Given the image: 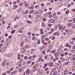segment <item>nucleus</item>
Segmentation results:
<instances>
[{
  "instance_id": "obj_6",
  "label": "nucleus",
  "mask_w": 75,
  "mask_h": 75,
  "mask_svg": "<svg viewBox=\"0 0 75 75\" xmlns=\"http://www.w3.org/2000/svg\"><path fill=\"white\" fill-rule=\"evenodd\" d=\"M40 13V11H36L35 12V14H39Z\"/></svg>"
},
{
  "instance_id": "obj_15",
  "label": "nucleus",
  "mask_w": 75,
  "mask_h": 75,
  "mask_svg": "<svg viewBox=\"0 0 75 75\" xmlns=\"http://www.w3.org/2000/svg\"><path fill=\"white\" fill-rule=\"evenodd\" d=\"M69 63H70V62L68 61L66 62L65 63V64H66V65H68V64H69Z\"/></svg>"
},
{
  "instance_id": "obj_58",
  "label": "nucleus",
  "mask_w": 75,
  "mask_h": 75,
  "mask_svg": "<svg viewBox=\"0 0 75 75\" xmlns=\"http://www.w3.org/2000/svg\"><path fill=\"white\" fill-rule=\"evenodd\" d=\"M53 16H56V15L57 14V13H54L53 14Z\"/></svg>"
},
{
  "instance_id": "obj_3",
  "label": "nucleus",
  "mask_w": 75,
  "mask_h": 75,
  "mask_svg": "<svg viewBox=\"0 0 75 75\" xmlns=\"http://www.w3.org/2000/svg\"><path fill=\"white\" fill-rule=\"evenodd\" d=\"M72 31L71 30H70L68 32V35H69L70 34H72Z\"/></svg>"
},
{
  "instance_id": "obj_4",
  "label": "nucleus",
  "mask_w": 75,
  "mask_h": 75,
  "mask_svg": "<svg viewBox=\"0 0 75 75\" xmlns=\"http://www.w3.org/2000/svg\"><path fill=\"white\" fill-rule=\"evenodd\" d=\"M42 27H45V24L44 23V22H42Z\"/></svg>"
},
{
  "instance_id": "obj_10",
  "label": "nucleus",
  "mask_w": 75,
  "mask_h": 75,
  "mask_svg": "<svg viewBox=\"0 0 75 75\" xmlns=\"http://www.w3.org/2000/svg\"><path fill=\"white\" fill-rule=\"evenodd\" d=\"M30 71L29 70H27L26 71V74H29V73H30Z\"/></svg>"
},
{
  "instance_id": "obj_16",
  "label": "nucleus",
  "mask_w": 75,
  "mask_h": 75,
  "mask_svg": "<svg viewBox=\"0 0 75 75\" xmlns=\"http://www.w3.org/2000/svg\"><path fill=\"white\" fill-rule=\"evenodd\" d=\"M55 56L56 57H57L58 56V55L59 54H58V52H56L55 54Z\"/></svg>"
},
{
  "instance_id": "obj_64",
  "label": "nucleus",
  "mask_w": 75,
  "mask_h": 75,
  "mask_svg": "<svg viewBox=\"0 0 75 75\" xmlns=\"http://www.w3.org/2000/svg\"><path fill=\"white\" fill-rule=\"evenodd\" d=\"M10 28V26H8L7 28V29H8Z\"/></svg>"
},
{
  "instance_id": "obj_48",
  "label": "nucleus",
  "mask_w": 75,
  "mask_h": 75,
  "mask_svg": "<svg viewBox=\"0 0 75 75\" xmlns=\"http://www.w3.org/2000/svg\"><path fill=\"white\" fill-rule=\"evenodd\" d=\"M63 28V26H61L60 27H59V29L60 30V29H61V28Z\"/></svg>"
},
{
  "instance_id": "obj_20",
  "label": "nucleus",
  "mask_w": 75,
  "mask_h": 75,
  "mask_svg": "<svg viewBox=\"0 0 75 75\" xmlns=\"http://www.w3.org/2000/svg\"><path fill=\"white\" fill-rule=\"evenodd\" d=\"M24 5L25 7H27V6H28V4L26 3H25Z\"/></svg>"
},
{
  "instance_id": "obj_1",
  "label": "nucleus",
  "mask_w": 75,
  "mask_h": 75,
  "mask_svg": "<svg viewBox=\"0 0 75 75\" xmlns=\"http://www.w3.org/2000/svg\"><path fill=\"white\" fill-rule=\"evenodd\" d=\"M23 67H22L21 68H20L18 70V72H22L23 71Z\"/></svg>"
},
{
  "instance_id": "obj_40",
  "label": "nucleus",
  "mask_w": 75,
  "mask_h": 75,
  "mask_svg": "<svg viewBox=\"0 0 75 75\" xmlns=\"http://www.w3.org/2000/svg\"><path fill=\"white\" fill-rule=\"evenodd\" d=\"M71 23H70L68 25V27H70V26H71Z\"/></svg>"
},
{
  "instance_id": "obj_52",
  "label": "nucleus",
  "mask_w": 75,
  "mask_h": 75,
  "mask_svg": "<svg viewBox=\"0 0 75 75\" xmlns=\"http://www.w3.org/2000/svg\"><path fill=\"white\" fill-rule=\"evenodd\" d=\"M68 54V52H66L64 53V55H67V54Z\"/></svg>"
},
{
  "instance_id": "obj_30",
  "label": "nucleus",
  "mask_w": 75,
  "mask_h": 75,
  "mask_svg": "<svg viewBox=\"0 0 75 75\" xmlns=\"http://www.w3.org/2000/svg\"><path fill=\"white\" fill-rule=\"evenodd\" d=\"M24 58L25 60H27L28 59V57H24Z\"/></svg>"
},
{
  "instance_id": "obj_44",
  "label": "nucleus",
  "mask_w": 75,
  "mask_h": 75,
  "mask_svg": "<svg viewBox=\"0 0 75 75\" xmlns=\"http://www.w3.org/2000/svg\"><path fill=\"white\" fill-rule=\"evenodd\" d=\"M44 66L45 67H47V64H44Z\"/></svg>"
},
{
  "instance_id": "obj_56",
  "label": "nucleus",
  "mask_w": 75,
  "mask_h": 75,
  "mask_svg": "<svg viewBox=\"0 0 75 75\" xmlns=\"http://www.w3.org/2000/svg\"><path fill=\"white\" fill-rule=\"evenodd\" d=\"M49 40V38H46L45 39V40H46V41H48Z\"/></svg>"
},
{
  "instance_id": "obj_51",
  "label": "nucleus",
  "mask_w": 75,
  "mask_h": 75,
  "mask_svg": "<svg viewBox=\"0 0 75 75\" xmlns=\"http://www.w3.org/2000/svg\"><path fill=\"white\" fill-rule=\"evenodd\" d=\"M44 44L45 45H48V43H46V42H44Z\"/></svg>"
},
{
  "instance_id": "obj_41",
  "label": "nucleus",
  "mask_w": 75,
  "mask_h": 75,
  "mask_svg": "<svg viewBox=\"0 0 75 75\" xmlns=\"http://www.w3.org/2000/svg\"><path fill=\"white\" fill-rule=\"evenodd\" d=\"M57 1L58 2V4L60 3V2H61V0H58Z\"/></svg>"
},
{
  "instance_id": "obj_24",
  "label": "nucleus",
  "mask_w": 75,
  "mask_h": 75,
  "mask_svg": "<svg viewBox=\"0 0 75 75\" xmlns=\"http://www.w3.org/2000/svg\"><path fill=\"white\" fill-rule=\"evenodd\" d=\"M14 69V67H12L10 69L11 71H13Z\"/></svg>"
},
{
  "instance_id": "obj_54",
  "label": "nucleus",
  "mask_w": 75,
  "mask_h": 75,
  "mask_svg": "<svg viewBox=\"0 0 75 75\" xmlns=\"http://www.w3.org/2000/svg\"><path fill=\"white\" fill-rule=\"evenodd\" d=\"M52 17V15H50L49 16V18H51V17Z\"/></svg>"
},
{
  "instance_id": "obj_63",
  "label": "nucleus",
  "mask_w": 75,
  "mask_h": 75,
  "mask_svg": "<svg viewBox=\"0 0 75 75\" xmlns=\"http://www.w3.org/2000/svg\"><path fill=\"white\" fill-rule=\"evenodd\" d=\"M53 62H55V61H56V60H55V59H53Z\"/></svg>"
},
{
  "instance_id": "obj_14",
  "label": "nucleus",
  "mask_w": 75,
  "mask_h": 75,
  "mask_svg": "<svg viewBox=\"0 0 75 75\" xmlns=\"http://www.w3.org/2000/svg\"><path fill=\"white\" fill-rule=\"evenodd\" d=\"M31 62L30 61H28L26 62V64H31Z\"/></svg>"
},
{
  "instance_id": "obj_47",
  "label": "nucleus",
  "mask_w": 75,
  "mask_h": 75,
  "mask_svg": "<svg viewBox=\"0 0 75 75\" xmlns=\"http://www.w3.org/2000/svg\"><path fill=\"white\" fill-rule=\"evenodd\" d=\"M55 51L54 50H53L52 51V54H54V53H55Z\"/></svg>"
},
{
  "instance_id": "obj_23",
  "label": "nucleus",
  "mask_w": 75,
  "mask_h": 75,
  "mask_svg": "<svg viewBox=\"0 0 75 75\" xmlns=\"http://www.w3.org/2000/svg\"><path fill=\"white\" fill-rule=\"evenodd\" d=\"M26 18V17H23V21H25Z\"/></svg>"
},
{
  "instance_id": "obj_19",
  "label": "nucleus",
  "mask_w": 75,
  "mask_h": 75,
  "mask_svg": "<svg viewBox=\"0 0 75 75\" xmlns=\"http://www.w3.org/2000/svg\"><path fill=\"white\" fill-rule=\"evenodd\" d=\"M15 32H16V30H13L11 31V34H14V33H15Z\"/></svg>"
},
{
  "instance_id": "obj_27",
  "label": "nucleus",
  "mask_w": 75,
  "mask_h": 75,
  "mask_svg": "<svg viewBox=\"0 0 75 75\" xmlns=\"http://www.w3.org/2000/svg\"><path fill=\"white\" fill-rule=\"evenodd\" d=\"M40 41H41L40 40H38L37 42V44H40Z\"/></svg>"
},
{
  "instance_id": "obj_26",
  "label": "nucleus",
  "mask_w": 75,
  "mask_h": 75,
  "mask_svg": "<svg viewBox=\"0 0 75 75\" xmlns=\"http://www.w3.org/2000/svg\"><path fill=\"white\" fill-rule=\"evenodd\" d=\"M60 59H62V60H63V61H65V59L63 57H60Z\"/></svg>"
},
{
  "instance_id": "obj_31",
  "label": "nucleus",
  "mask_w": 75,
  "mask_h": 75,
  "mask_svg": "<svg viewBox=\"0 0 75 75\" xmlns=\"http://www.w3.org/2000/svg\"><path fill=\"white\" fill-rule=\"evenodd\" d=\"M29 73L30 74H33V71L32 70H31L30 71Z\"/></svg>"
},
{
  "instance_id": "obj_62",
  "label": "nucleus",
  "mask_w": 75,
  "mask_h": 75,
  "mask_svg": "<svg viewBox=\"0 0 75 75\" xmlns=\"http://www.w3.org/2000/svg\"><path fill=\"white\" fill-rule=\"evenodd\" d=\"M21 10H22V8H20L18 10L19 11H21Z\"/></svg>"
},
{
  "instance_id": "obj_50",
  "label": "nucleus",
  "mask_w": 75,
  "mask_h": 75,
  "mask_svg": "<svg viewBox=\"0 0 75 75\" xmlns=\"http://www.w3.org/2000/svg\"><path fill=\"white\" fill-rule=\"evenodd\" d=\"M28 11L27 10H26V11L25 14H28Z\"/></svg>"
},
{
  "instance_id": "obj_29",
  "label": "nucleus",
  "mask_w": 75,
  "mask_h": 75,
  "mask_svg": "<svg viewBox=\"0 0 75 75\" xmlns=\"http://www.w3.org/2000/svg\"><path fill=\"white\" fill-rule=\"evenodd\" d=\"M23 5L24 4H23V3H20L19 4V5L20 6H23Z\"/></svg>"
},
{
  "instance_id": "obj_57",
  "label": "nucleus",
  "mask_w": 75,
  "mask_h": 75,
  "mask_svg": "<svg viewBox=\"0 0 75 75\" xmlns=\"http://www.w3.org/2000/svg\"><path fill=\"white\" fill-rule=\"evenodd\" d=\"M23 31L21 30L20 31L19 33H23Z\"/></svg>"
},
{
  "instance_id": "obj_33",
  "label": "nucleus",
  "mask_w": 75,
  "mask_h": 75,
  "mask_svg": "<svg viewBox=\"0 0 75 75\" xmlns=\"http://www.w3.org/2000/svg\"><path fill=\"white\" fill-rule=\"evenodd\" d=\"M69 13V10H68V11H66V14H68V13Z\"/></svg>"
},
{
  "instance_id": "obj_38",
  "label": "nucleus",
  "mask_w": 75,
  "mask_h": 75,
  "mask_svg": "<svg viewBox=\"0 0 75 75\" xmlns=\"http://www.w3.org/2000/svg\"><path fill=\"white\" fill-rule=\"evenodd\" d=\"M57 73L56 72H54L53 74V75H57Z\"/></svg>"
},
{
  "instance_id": "obj_53",
  "label": "nucleus",
  "mask_w": 75,
  "mask_h": 75,
  "mask_svg": "<svg viewBox=\"0 0 75 75\" xmlns=\"http://www.w3.org/2000/svg\"><path fill=\"white\" fill-rule=\"evenodd\" d=\"M55 59H57V60H58L59 59V58H58V57H55Z\"/></svg>"
},
{
  "instance_id": "obj_49",
  "label": "nucleus",
  "mask_w": 75,
  "mask_h": 75,
  "mask_svg": "<svg viewBox=\"0 0 75 75\" xmlns=\"http://www.w3.org/2000/svg\"><path fill=\"white\" fill-rule=\"evenodd\" d=\"M5 65H6V63H4V62H3V63H2V66H4Z\"/></svg>"
},
{
  "instance_id": "obj_43",
  "label": "nucleus",
  "mask_w": 75,
  "mask_h": 75,
  "mask_svg": "<svg viewBox=\"0 0 75 75\" xmlns=\"http://www.w3.org/2000/svg\"><path fill=\"white\" fill-rule=\"evenodd\" d=\"M54 19L55 18V19H54V20H56L57 19V16H55V17H54Z\"/></svg>"
},
{
  "instance_id": "obj_5",
  "label": "nucleus",
  "mask_w": 75,
  "mask_h": 75,
  "mask_svg": "<svg viewBox=\"0 0 75 75\" xmlns=\"http://www.w3.org/2000/svg\"><path fill=\"white\" fill-rule=\"evenodd\" d=\"M55 70H56V69L54 68L51 71V72H55Z\"/></svg>"
},
{
  "instance_id": "obj_17",
  "label": "nucleus",
  "mask_w": 75,
  "mask_h": 75,
  "mask_svg": "<svg viewBox=\"0 0 75 75\" xmlns=\"http://www.w3.org/2000/svg\"><path fill=\"white\" fill-rule=\"evenodd\" d=\"M42 61V57H41L39 58V60H38V61L40 62Z\"/></svg>"
},
{
  "instance_id": "obj_22",
  "label": "nucleus",
  "mask_w": 75,
  "mask_h": 75,
  "mask_svg": "<svg viewBox=\"0 0 75 75\" xmlns=\"http://www.w3.org/2000/svg\"><path fill=\"white\" fill-rule=\"evenodd\" d=\"M48 16V15L46 13H45L44 15V17L46 18Z\"/></svg>"
},
{
  "instance_id": "obj_9",
  "label": "nucleus",
  "mask_w": 75,
  "mask_h": 75,
  "mask_svg": "<svg viewBox=\"0 0 75 75\" xmlns=\"http://www.w3.org/2000/svg\"><path fill=\"white\" fill-rule=\"evenodd\" d=\"M17 72V71L16 70H15L12 72V73L13 74H16Z\"/></svg>"
},
{
  "instance_id": "obj_55",
  "label": "nucleus",
  "mask_w": 75,
  "mask_h": 75,
  "mask_svg": "<svg viewBox=\"0 0 75 75\" xmlns=\"http://www.w3.org/2000/svg\"><path fill=\"white\" fill-rule=\"evenodd\" d=\"M51 31H52V33H53L54 32V28H52L51 29Z\"/></svg>"
},
{
  "instance_id": "obj_8",
  "label": "nucleus",
  "mask_w": 75,
  "mask_h": 75,
  "mask_svg": "<svg viewBox=\"0 0 75 75\" xmlns=\"http://www.w3.org/2000/svg\"><path fill=\"white\" fill-rule=\"evenodd\" d=\"M13 8H14V9H16V8H17V7H18V6H17V5H15L13 6Z\"/></svg>"
},
{
  "instance_id": "obj_7",
  "label": "nucleus",
  "mask_w": 75,
  "mask_h": 75,
  "mask_svg": "<svg viewBox=\"0 0 75 75\" xmlns=\"http://www.w3.org/2000/svg\"><path fill=\"white\" fill-rule=\"evenodd\" d=\"M26 22L28 24H31L32 23V22L31 21H27Z\"/></svg>"
},
{
  "instance_id": "obj_28",
  "label": "nucleus",
  "mask_w": 75,
  "mask_h": 75,
  "mask_svg": "<svg viewBox=\"0 0 75 75\" xmlns=\"http://www.w3.org/2000/svg\"><path fill=\"white\" fill-rule=\"evenodd\" d=\"M6 73H7V74H10V73H11V71H7L6 72Z\"/></svg>"
},
{
  "instance_id": "obj_2",
  "label": "nucleus",
  "mask_w": 75,
  "mask_h": 75,
  "mask_svg": "<svg viewBox=\"0 0 75 75\" xmlns=\"http://www.w3.org/2000/svg\"><path fill=\"white\" fill-rule=\"evenodd\" d=\"M44 72L43 71H39L38 72V74H40V75H45V73H44Z\"/></svg>"
},
{
  "instance_id": "obj_21",
  "label": "nucleus",
  "mask_w": 75,
  "mask_h": 75,
  "mask_svg": "<svg viewBox=\"0 0 75 75\" xmlns=\"http://www.w3.org/2000/svg\"><path fill=\"white\" fill-rule=\"evenodd\" d=\"M37 70V68L36 67H34V68L33 69V71H35Z\"/></svg>"
},
{
  "instance_id": "obj_45",
  "label": "nucleus",
  "mask_w": 75,
  "mask_h": 75,
  "mask_svg": "<svg viewBox=\"0 0 75 75\" xmlns=\"http://www.w3.org/2000/svg\"><path fill=\"white\" fill-rule=\"evenodd\" d=\"M71 6V4H69L68 5L67 7H70Z\"/></svg>"
},
{
  "instance_id": "obj_12",
  "label": "nucleus",
  "mask_w": 75,
  "mask_h": 75,
  "mask_svg": "<svg viewBox=\"0 0 75 75\" xmlns=\"http://www.w3.org/2000/svg\"><path fill=\"white\" fill-rule=\"evenodd\" d=\"M23 51H24V49L22 47L21 49V52H23Z\"/></svg>"
},
{
  "instance_id": "obj_35",
  "label": "nucleus",
  "mask_w": 75,
  "mask_h": 75,
  "mask_svg": "<svg viewBox=\"0 0 75 75\" xmlns=\"http://www.w3.org/2000/svg\"><path fill=\"white\" fill-rule=\"evenodd\" d=\"M48 67H47L45 69V71H48Z\"/></svg>"
},
{
  "instance_id": "obj_42",
  "label": "nucleus",
  "mask_w": 75,
  "mask_h": 75,
  "mask_svg": "<svg viewBox=\"0 0 75 75\" xmlns=\"http://www.w3.org/2000/svg\"><path fill=\"white\" fill-rule=\"evenodd\" d=\"M48 26H49V27H51V26H52V24H48Z\"/></svg>"
},
{
  "instance_id": "obj_61",
  "label": "nucleus",
  "mask_w": 75,
  "mask_h": 75,
  "mask_svg": "<svg viewBox=\"0 0 75 75\" xmlns=\"http://www.w3.org/2000/svg\"><path fill=\"white\" fill-rule=\"evenodd\" d=\"M6 75V73H2V75Z\"/></svg>"
},
{
  "instance_id": "obj_13",
  "label": "nucleus",
  "mask_w": 75,
  "mask_h": 75,
  "mask_svg": "<svg viewBox=\"0 0 75 75\" xmlns=\"http://www.w3.org/2000/svg\"><path fill=\"white\" fill-rule=\"evenodd\" d=\"M65 73L64 74H68V70L67 69H66L65 70Z\"/></svg>"
},
{
  "instance_id": "obj_36",
  "label": "nucleus",
  "mask_w": 75,
  "mask_h": 75,
  "mask_svg": "<svg viewBox=\"0 0 75 75\" xmlns=\"http://www.w3.org/2000/svg\"><path fill=\"white\" fill-rule=\"evenodd\" d=\"M51 49H50L49 50H47V52H50L51 51Z\"/></svg>"
},
{
  "instance_id": "obj_59",
  "label": "nucleus",
  "mask_w": 75,
  "mask_h": 75,
  "mask_svg": "<svg viewBox=\"0 0 75 75\" xmlns=\"http://www.w3.org/2000/svg\"><path fill=\"white\" fill-rule=\"evenodd\" d=\"M57 13L58 15L61 14V13L60 12H57Z\"/></svg>"
},
{
  "instance_id": "obj_34",
  "label": "nucleus",
  "mask_w": 75,
  "mask_h": 75,
  "mask_svg": "<svg viewBox=\"0 0 75 75\" xmlns=\"http://www.w3.org/2000/svg\"><path fill=\"white\" fill-rule=\"evenodd\" d=\"M54 68H55V69H56V68H57V65H55L54 66Z\"/></svg>"
},
{
  "instance_id": "obj_18",
  "label": "nucleus",
  "mask_w": 75,
  "mask_h": 75,
  "mask_svg": "<svg viewBox=\"0 0 75 75\" xmlns=\"http://www.w3.org/2000/svg\"><path fill=\"white\" fill-rule=\"evenodd\" d=\"M45 50H44L43 51H42V54H43V55H45Z\"/></svg>"
},
{
  "instance_id": "obj_32",
  "label": "nucleus",
  "mask_w": 75,
  "mask_h": 75,
  "mask_svg": "<svg viewBox=\"0 0 75 75\" xmlns=\"http://www.w3.org/2000/svg\"><path fill=\"white\" fill-rule=\"evenodd\" d=\"M36 45H37V43H35L33 44V46H34V47H36Z\"/></svg>"
},
{
  "instance_id": "obj_46",
  "label": "nucleus",
  "mask_w": 75,
  "mask_h": 75,
  "mask_svg": "<svg viewBox=\"0 0 75 75\" xmlns=\"http://www.w3.org/2000/svg\"><path fill=\"white\" fill-rule=\"evenodd\" d=\"M25 47L26 48H28V46L27 45H25Z\"/></svg>"
},
{
  "instance_id": "obj_25",
  "label": "nucleus",
  "mask_w": 75,
  "mask_h": 75,
  "mask_svg": "<svg viewBox=\"0 0 75 75\" xmlns=\"http://www.w3.org/2000/svg\"><path fill=\"white\" fill-rule=\"evenodd\" d=\"M49 66L50 67H52V66H53V63H51L49 65Z\"/></svg>"
},
{
  "instance_id": "obj_60",
  "label": "nucleus",
  "mask_w": 75,
  "mask_h": 75,
  "mask_svg": "<svg viewBox=\"0 0 75 75\" xmlns=\"http://www.w3.org/2000/svg\"><path fill=\"white\" fill-rule=\"evenodd\" d=\"M52 40H55V37H53L52 39Z\"/></svg>"
},
{
  "instance_id": "obj_39",
  "label": "nucleus",
  "mask_w": 75,
  "mask_h": 75,
  "mask_svg": "<svg viewBox=\"0 0 75 75\" xmlns=\"http://www.w3.org/2000/svg\"><path fill=\"white\" fill-rule=\"evenodd\" d=\"M35 35V33H32V36L34 37Z\"/></svg>"
},
{
  "instance_id": "obj_11",
  "label": "nucleus",
  "mask_w": 75,
  "mask_h": 75,
  "mask_svg": "<svg viewBox=\"0 0 75 75\" xmlns=\"http://www.w3.org/2000/svg\"><path fill=\"white\" fill-rule=\"evenodd\" d=\"M20 61L21 62H19V63L21 64V62H24V61H23V59H21L20 60Z\"/></svg>"
},
{
  "instance_id": "obj_37",
  "label": "nucleus",
  "mask_w": 75,
  "mask_h": 75,
  "mask_svg": "<svg viewBox=\"0 0 75 75\" xmlns=\"http://www.w3.org/2000/svg\"><path fill=\"white\" fill-rule=\"evenodd\" d=\"M7 57H10L11 56V54L9 53L8 55H7Z\"/></svg>"
}]
</instances>
